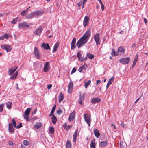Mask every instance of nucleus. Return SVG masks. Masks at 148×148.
Masks as SVG:
<instances>
[{
	"instance_id": "f257e3e1",
	"label": "nucleus",
	"mask_w": 148,
	"mask_h": 148,
	"mask_svg": "<svg viewBox=\"0 0 148 148\" xmlns=\"http://www.w3.org/2000/svg\"><path fill=\"white\" fill-rule=\"evenodd\" d=\"M91 35V32L90 30H87L83 35L77 42L76 45L78 48H79L83 45L86 44L88 40Z\"/></svg>"
},
{
	"instance_id": "f03ea898",
	"label": "nucleus",
	"mask_w": 148,
	"mask_h": 148,
	"mask_svg": "<svg viewBox=\"0 0 148 148\" xmlns=\"http://www.w3.org/2000/svg\"><path fill=\"white\" fill-rule=\"evenodd\" d=\"M85 121L89 126H90L91 123V115L89 113L85 114L84 115Z\"/></svg>"
},
{
	"instance_id": "7ed1b4c3",
	"label": "nucleus",
	"mask_w": 148,
	"mask_h": 148,
	"mask_svg": "<svg viewBox=\"0 0 148 148\" xmlns=\"http://www.w3.org/2000/svg\"><path fill=\"white\" fill-rule=\"evenodd\" d=\"M94 39L96 45L100 44L101 39L100 38V34L99 33H97L94 35Z\"/></svg>"
},
{
	"instance_id": "20e7f679",
	"label": "nucleus",
	"mask_w": 148,
	"mask_h": 148,
	"mask_svg": "<svg viewBox=\"0 0 148 148\" xmlns=\"http://www.w3.org/2000/svg\"><path fill=\"white\" fill-rule=\"evenodd\" d=\"M1 48L5 50L6 52H10L12 50V47L9 45H1Z\"/></svg>"
},
{
	"instance_id": "39448f33",
	"label": "nucleus",
	"mask_w": 148,
	"mask_h": 148,
	"mask_svg": "<svg viewBox=\"0 0 148 148\" xmlns=\"http://www.w3.org/2000/svg\"><path fill=\"white\" fill-rule=\"evenodd\" d=\"M34 54L36 58L39 59L41 58V55H40V53L39 51L37 48L35 47L34 51Z\"/></svg>"
},
{
	"instance_id": "423d86ee",
	"label": "nucleus",
	"mask_w": 148,
	"mask_h": 148,
	"mask_svg": "<svg viewBox=\"0 0 148 148\" xmlns=\"http://www.w3.org/2000/svg\"><path fill=\"white\" fill-rule=\"evenodd\" d=\"M50 66L49 62H46L44 64L43 70L45 72H47L50 70Z\"/></svg>"
},
{
	"instance_id": "0eeeda50",
	"label": "nucleus",
	"mask_w": 148,
	"mask_h": 148,
	"mask_svg": "<svg viewBox=\"0 0 148 148\" xmlns=\"http://www.w3.org/2000/svg\"><path fill=\"white\" fill-rule=\"evenodd\" d=\"M130 60V58L127 57L125 58H122L119 59L120 62L124 64H128Z\"/></svg>"
},
{
	"instance_id": "6e6552de",
	"label": "nucleus",
	"mask_w": 148,
	"mask_h": 148,
	"mask_svg": "<svg viewBox=\"0 0 148 148\" xmlns=\"http://www.w3.org/2000/svg\"><path fill=\"white\" fill-rule=\"evenodd\" d=\"M125 52V49L122 47H119L117 51V56L124 54Z\"/></svg>"
},
{
	"instance_id": "1a4fd4ad",
	"label": "nucleus",
	"mask_w": 148,
	"mask_h": 148,
	"mask_svg": "<svg viewBox=\"0 0 148 148\" xmlns=\"http://www.w3.org/2000/svg\"><path fill=\"white\" fill-rule=\"evenodd\" d=\"M89 17L88 16H85L83 21V25L84 27H86L89 23Z\"/></svg>"
},
{
	"instance_id": "9d476101",
	"label": "nucleus",
	"mask_w": 148,
	"mask_h": 148,
	"mask_svg": "<svg viewBox=\"0 0 148 148\" xmlns=\"http://www.w3.org/2000/svg\"><path fill=\"white\" fill-rule=\"evenodd\" d=\"M77 57L79 61H80L82 62L85 61L86 60V56L85 57H82V55L80 51H79L77 53Z\"/></svg>"
},
{
	"instance_id": "9b49d317",
	"label": "nucleus",
	"mask_w": 148,
	"mask_h": 148,
	"mask_svg": "<svg viewBox=\"0 0 148 148\" xmlns=\"http://www.w3.org/2000/svg\"><path fill=\"white\" fill-rule=\"evenodd\" d=\"M43 30L41 26H40L34 32V35H40Z\"/></svg>"
},
{
	"instance_id": "f8f14e48",
	"label": "nucleus",
	"mask_w": 148,
	"mask_h": 148,
	"mask_svg": "<svg viewBox=\"0 0 148 148\" xmlns=\"http://www.w3.org/2000/svg\"><path fill=\"white\" fill-rule=\"evenodd\" d=\"M29 23L27 22H22L20 23L18 25V27L19 28L27 27L28 28L29 27Z\"/></svg>"
},
{
	"instance_id": "ddd939ff",
	"label": "nucleus",
	"mask_w": 148,
	"mask_h": 148,
	"mask_svg": "<svg viewBox=\"0 0 148 148\" xmlns=\"http://www.w3.org/2000/svg\"><path fill=\"white\" fill-rule=\"evenodd\" d=\"M75 111H73L69 115L68 118V120L69 121H73L75 118Z\"/></svg>"
},
{
	"instance_id": "4468645a",
	"label": "nucleus",
	"mask_w": 148,
	"mask_h": 148,
	"mask_svg": "<svg viewBox=\"0 0 148 148\" xmlns=\"http://www.w3.org/2000/svg\"><path fill=\"white\" fill-rule=\"evenodd\" d=\"M73 82L70 81L68 85V91L69 93H71V91L73 89Z\"/></svg>"
},
{
	"instance_id": "2eb2a0df",
	"label": "nucleus",
	"mask_w": 148,
	"mask_h": 148,
	"mask_svg": "<svg viewBox=\"0 0 148 148\" xmlns=\"http://www.w3.org/2000/svg\"><path fill=\"white\" fill-rule=\"evenodd\" d=\"M76 41V39L75 38H73V40L72 41L71 43V49L72 50L73 49H75L76 47V46L75 45Z\"/></svg>"
},
{
	"instance_id": "dca6fc26",
	"label": "nucleus",
	"mask_w": 148,
	"mask_h": 148,
	"mask_svg": "<svg viewBox=\"0 0 148 148\" xmlns=\"http://www.w3.org/2000/svg\"><path fill=\"white\" fill-rule=\"evenodd\" d=\"M17 66H15L14 68H11L8 70L9 75H11L13 74L17 69Z\"/></svg>"
},
{
	"instance_id": "f3484780",
	"label": "nucleus",
	"mask_w": 148,
	"mask_h": 148,
	"mask_svg": "<svg viewBox=\"0 0 148 148\" xmlns=\"http://www.w3.org/2000/svg\"><path fill=\"white\" fill-rule=\"evenodd\" d=\"M93 132L95 137L99 138L100 135V133H99V131L97 129H94Z\"/></svg>"
},
{
	"instance_id": "a211bd4d",
	"label": "nucleus",
	"mask_w": 148,
	"mask_h": 148,
	"mask_svg": "<svg viewBox=\"0 0 148 148\" xmlns=\"http://www.w3.org/2000/svg\"><path fill=\"white\" fill-rule=\"evenodd\" d=\"M8 130L10 132L13 133L14 132V129L13 128L12 123H9L8 124Z\"/></svg>"
},
{
	"instance_id": "6ab92c4d",
	"label": "nucleus",
	"mask_w": 148,
	"mask_h": 148,
	"mask_svg": "<svg viewBox=\"0 0 148 148\" xmlns=\"http://www.w3.org/2000/svg\"><path fill=\"white\" fill-rule=\"evenodd\" d=\"M101 101V99L100 98L96 97L93 98L91 100V102L92 103L95 104L98 103Z\"/></svg>"
},
{
	"instance_id": "aec40b11",
	"label": "nucleus",
	"mask_w": 148,
	"mask_h": 148,
	"mask_svg": "<svg viewBox=\"0 0 148 148\" xmlns=\"http://www.w3.org/2000/svg\"><path fill=\"white\" fill-rule=\"evenodd\" d=\"M95 140L94 139L92 140L90 144V148H96V143H95Z\"/></svg>"
},
{
	"instance_id": "412c9836",
	"label": "nucleus",
	"mask_w": 148,
	"mask_h": 148,
	"mask_svg": "<svg viewBox=\"0 0 148 148\" xmlns=\"http://www.w3.org/2000/svg\"><path fill=\"white\" fill-rule=\"evenodd\" d=\"M52 122L54 125L55 124L57 121V119L56 116L53 114L51 118Z\"/></svg>"
},
{
	"instance_id": "4be33fe9",
	"label": "nucleus",
	"mask_w": 148,
	"mask_h": 148,
	"mask_svg": "<svg viewBox=\"0 0 148 148\" xmlns=\"http://www.w3.org/2000/svg\"><path fill=\"white\" fill-rule=\"evenodd\" d=\"M42 46L45 49L48 50L50 49V47L48 43H43Z\"/></svg>"
},
{
	"instance_id": "5701e85b",
	"label": "nucleus",
	"mask_w": 148,
	"mask_h": 148,
	"mask_svg": "<svg viewBox=\"0 0 148 148\" xmlns=\"http://www.w3.org/2000/svg\"><path fill=\"white\" fill-rule=\"evenodd\" d=\"M64 96L63 94L60 92V93L58 97V100L59 103H60L63 99Z\"/></svg>"
},
{
	"instance_id": "b1692460",
	"label": "nucleus",
	"mask_w": 148,
	"mask_h": 148,
	"mask_svg": "<svg viewBox=\"0 0 148 148\" xmlns=\"http://www.w3.org/2000/svg\"><path fill=\"white\" fill-rule=\"evenodd\" d=\"M78 132V130H75V132L73 134V141L75 143L76 141V137L77 136V133Z\"/></svg>"
},
{
	"instance_id": "393cba45",
	"label": "nucleus",
	"mask_w": 148,
	"mask_h": 148,
	"mask_svg": "<svg viewBox=\"0 0 148 148\" xmlns=\"http://www.w3.org/2000/svg\"><path fill=\"white\" fill-rule=\"evenodd\" d=\"M18 74V73L17 71L13 75L10 77V79L11 80L15 79L17 77Z\"/></svg>"
},
{
	"instance_id": "a878e982",
	"label": "nucleus",
	"mask_w": 148,
	"mask_h": 148,
	"mask_svg": "<svg viewBox=\"0 0 148 148\" xmlns=\"http://www.w3.org/2000/svg\"><path fill=\"white\" fill-rule=\"evenodd\" d=\"M71 142L69 140H67L66 144V148H71Z\"/></svg>"
},
{
	"instance_id": "bb28decb",
	"label": "nucleus",
	"mask_w": 148,
	"mask_h": 148,
	"mask_svg": "<svg viewBox=\"0 0 148 148\" xmlns=\"http://www.w3.org/2000/svg\"><path fill=\"white\" fill-rule=\"evenodd\" d=\"M86 59H87V58L88 57L90 59H92L94 57V56L91 54L89 53H87L86 56Z\"/></svg>"
},
{
	"instance_id": "cd10ccee",
	"label": "nucleus",
	"mask_w": 148,
	"mask_h": 148,
	"mask_svg": "<svg viewBox=\"0 0 148 148\" xmlns=\"http://www.w3.org/2000/svg\"><path fill=\"white\" fill-rule=\"evenodd\" d=\"M59 46V43L58 42H57L56 43V44L55 45L53 50V52H56L57 49L58 48V47Z\"/></svg>"
},
{
	"instance_id": "c85d7f7f",
	"label": "nucleus",
	"mask_w": 148,
	"mask_h": 148,
	"mask_svg": "<svg viewBox=\"0 0 148 148\" xmlns=\"http://www.w3.org/2000/svg\"><path fill=\"white\" fill-rule=\"evenodd\" d=\"M6 104L7 108L9 109H10L12 105V103L10 102H8L6 103Z\"/></svg>"
},
{
	"instance_id": "c756f323",
	"label": "nucleus",
	"mask_w": 148,
	"mask_h": 148,
	"mask_svg": "<svg viewBox=\"0 0 148 148\" xmlns=\"http://www.w3.org/2000/svg\"><path fill=\"white\" fill-rule=\"evenodd\" d=\"M37 16L42 15L44 13V11H43L38 10L36 11Z\"/></svg>"
},
{
	"instance_id": "7c9ffc66",
	"label": "nucleus",
	"mask_w": 148,
	"mask_h": 148,
	"mask_svg": "<svg viewBox=\"0 0 148 148\" xmlns=\"http://www.w3.org/2000/svg\"><path fill=\"white\" fill-rule=\"evenodd\" d=\"M56 105L55 104L54 105V106H53V107L52 110L51 111V112L50 114L49 115V116H53V114L54 113V112L55 111V110L56 108Z\"/></svg>"
},
{
	"instance_id": "2f4dec72",
	"label": "nucleus",
	"mask_w": 148,
	"mask_h": 148,
	"mask_svg": "<svg viewBox=\"0 0 148 148\" xmlns=\"http://www.w3.org/2000/svg\"><path fill=\"white\" fill-rule=\"evenodd\" d=\"M4 38L6 39H7L9 38H10L12 37V35L9 34H3Z\"/></svg>"
},
{
	"instance_id": "473e14b6",
	"label": "nucleus",
	"mask_w": 148,
	"mask_h": 148,
	"mask_svg": "<svg viewBox=\"0 0 148 148\" xmlns=\"http://www.w3.org/2000/svg\"><path fill=\"white\" fill-rule=\"evenodd\" d=\"M49 132L50 134H53L54 132V129L53 127L50 126L49 129Z\"/></svg>"
},
{
	"instance_id": "72a5a7b5",
	"label": "nucleus",
	"mask_w": 148,
	"mask_h": 148,
	"mask_svg": "<svg viewBox=\"0 0 148 148\" xmlns=\"http://www.w3.org/2000/svg\"><path fill=\"white\" fill-rule=\"evenodd\" d=\"M108 141H102L100 143V146L101 147L106 146L107 144Z\"/></svg>"
},
{
	"instance_id": "f704fd0d",
	"label": "nucleus",
	"mask_w": 148,
	"mask_h": 148,
	"mask_svg": "<svg viewBox=\"0 0 148 148\" xmlns=\"http://www.w3.org/2000/svg\"><path fill=\"white\" fill-rule=\"evenodd\" d=\"M114 80V77H112L111 78L109 79L108 82L107 83V84H109L110 85H111L112 84V83L113 82Z\"/></svg>"
},
{
	"instance_id": "c9c22d12",
	"label": "nucleus",
	"mask_w": 148,
	"mask_h": 148,
	"mask_svg": "<svg viewBox=\"0 0 148 148\" xmlns=\"http://www.w3.org/2000/svg\"><path fill=\"white\" fill-rule=\"evenodd\" d=\"M90 80H89L87 82H84L85 87V88H87L88 86L90 84Z\"/></svg>"
},
{
	"instance_id": "e433bc0d",
	"label": "nucleus",
	"mask_w": 148,
	"mask_h": 148,
	"mask_svg": "<svg viewBox=\"0 0 148 148\" xmlns=\"http://www.w3.org/2000/svg\"><path fill=\"white\" fill-rule=\"evenodd\" d=\"M41 123H38L36 125H35L34 127L36 129H37L40 128L41 127Z\"/></svg>"
},
{
	"instance_id": "4c0bfd02",
	"label": "nucleus",
	"mask_w": 148,
	"mask_h": 148,
	"mask_svg": "<svg viewBox=\"0 0 148 148\" xmlns=\"http://www.w3.org/2000/svg\"><path fill=\"white\" fill-rule=\"evenodd\" d=\"M30 112V108H28L25 111L24 114L29 115V114Z\"/></svg>"
},
{
	"instance_id": "58836bf2",
	"label": "nucleus",
	"mask_w": 148,
	"mask_h": 148,
	"mask_svg": "<svg viewBox=\"0 0 148 148\" xmlns=\"http://www.w3.org/2000/svg\"><path fill=\"white\" fill-rule=\"evenodd\" d=\"M111 55L112 56H117V53H116L115 50L113 49H112V52L111 53Z\"/></svg>"
},
{
	"instance_id": "ea45409f",
	"label": "nucleus",
	"mask_w": 148,
	"mask_h": 148,
	"mask_svg": "<svg viewBox=\"0 0 148 148\" xmlns=\"http://www.w3.org/2000/svg\"><path fill=\"white\" fill-rule=\"evenodd\" d=\"M138 57L137 55H136V58H135L133 61V65L135 66L136 63L137 61V60L138 59Z\"/></svg>"
},
{
	"instance_id": "a19ab883",
	"label": "nucleus",
	"mask_w": 148,
	"mask_h": 148,
	"mask_svg": "<svg viewBox=\"0 0 148 148\" xmlns=\"http://www.w3.org/2000/svg\"><path fill=\"white\" fill-rule=\"evenodd\" d=\"M34 18L32 12L26 16V18L30 19Z\"/></svg>"
},
{
	"instance_id": "79ce46f5",
	"label": "nucleus",
	"mask_w": 148,
	"mask_h": 148,
	"mask_svg": "<svg viewBox=\"0 0 148 148\" xmlns=\"http://www.w3.org/2000/svg\"><path fill=\"white\" fill-rule=\"evenodd\" d=\"M12 125L13 124L14 127L16 128V127L17 126H16V122L15 121V120L14 119H13L12 120Z\"/></svg>"
},
{
	"instance_id": "37998d69",
	"label": "nucleus",
	"mask_w": 148,
	"mask_h": 148,
	"mask_svg": "<svg viewBox=\"0 0 148 148\" xmlns=\"http://www.w3.org/2000/svg\"><path fill=\"white\" fill-rule=\"evenodd\" d=\"M85 68V66L83 65L82 66H81L79 67V68L78 69V71L79 72H82V70L83 69H84Z\"/></svg>"
},
{
	"instance_id": "c03bdc74",
	"label": "nucleus",
	"mask_w": 148,
	"mask_h": 148,
	"mask_svg": "<svg viewBox=\"0 0 148 148\" xmlns=\"http://www.w3.org/2000/svg\"><path fill=\"white\" fill-rule=\"evenodd\" d=\"M23 143L26 146H28L29 144V142L27 140H25L23 141Z\"/></svg>"
},
{
	"instance_id": "a18cd8bd",
	"label": "nucleus",
	"mask_w": 148,
	"mask_h": 148,
	"mask_svg": "<svg viewBox=\"0 0 148 148\" xmlns=\"http://www.w3.org/2000/svg\"><path fill=\"white\" fill-rule=\"evenodd\" d=\"M57 113L58 114H60L62 113V111L61 108H59L57 110Z\"/></svg>"
},
{
	"instance_id": "49530a36",
	"label": "nucleus",
	"mask_w": 148,
	"mask_h": 148,
	"mask_svg": "<svg viewBox=\"0 0 148 148\" xmlns=\"http://www.w3.org/2000/svg\"><path fill=\"white\" fill-rule=\"evenodd\" d=\"M18 19L17 18H15L14 19L11 21L12 23L14 24H15L17 22Z\"/></svg>"
},
{
	"instance_id": "de8ad7c7",
	"label": "nucleus",
	"mask_w": 148,
	"mask_h": 148,
	"mask_svg": "<svg viewBox=\"0 0 148 148\" xmlns=\"http://www.w3.org/2000/svg\"><path fill=\"white\" fill-rule=\"evenodd\" d=\"M29 115H27L24 114V118L27 121L29 120Z\"/></svg>"
},
{
	"instance_id": "09e8293b",
	"label": "nucleus",
	"mask_w": 148,
	"mask_h": 148,
	"mask_svg": "<svg viewBox=\"0 0 148 148\" xmlns=\"http://www.w3.org/2000/svg\"><path fill=\"white\" fill-rule=\"evenodd\" d=\"M4 104L2 103L0 105V112H2L3 110Z\"/></svg>"
},
{
	"instance_id": "8fccbe9b",
	"label": "nucleus",
	"mask_w": 148,
	"mask_h": 148,
	"mask_svg": "<svg viewBox=\"0 0 148 148\" xmlns=\"http://www.w3.org/2000/svg\"><path fill=\"white\" fill-rule=\"evenodd\" d=\"M26 11L25 10H23L21 12V14L22 16H24L26 15Z\"/></svg>"
},
{
	"instance_id": "3c124183",
	"label": "nucleus",
	"mask_w": 148,
	"mask_h": 148,
	"mask_svg": "<svg viewBox=\"0 0 148 148\" xmlns=\"http://www.w3.org/2000/svg\"><path fill=\"white\" fill-rule=\"evenodd\" d=\"M76 69L75 67H74L73 69L71 72V74H72L74 72H75L76 71Z\"/></svg>"
},
{
	"instance_id": "603ef678",
	"label": "nucleus",
	"mask_w": 148,
	"mask_h": 148,
	"mask_svg": "<svg viewBox=\"0 0 148 148\" xmlns=\"http://www.w3.org/2000/svg\"><path fill=\"white\" fill-rule=\"evenodd\" d=\"M32 14L33 16L34 17H36L37 16L36 15V11L32 12Z\"/></svg>"
},
{
	"instance_id": "864d4df0",
	"label": "nucleus",
	"mask_w": 148,
	"mask_h": 148,
	"mask_svg": "<svg viewBox=\"0 0 148 148\" xmlns=\"http://www.w3.org/2000/svg\"><path fill=\"white\" fill-rule=\"evenodd\" d=\"M22 127V123H20L19 125L18 126H17L16 127V128L17 129H19Z\"/></svg>"
},
{
	"instance_id": "5fc2aeb1",
	"label": "nucleus",
	"mask_w": 148,
	"mask_h": 148,
	"mask_svg": "<svg viewBox=\"0 0 148 148\" xmlns=\"http://www.w3.org/2000/svg\"><path fill=\"white\" fill-rule=\"evenodd\" d=\"M84 99V96H81V94H80V95H79V99L81 100H83Z\"/></svg>"
},
{
	"instance_id": "6e6d98bb",
	"label": "nucleus",
	"mask_w": 148,
	"mask_h": 148,
	"mask_svg": "<svg viewBox=\"0 0 148 148\" xmlns=\"http://www.w3.org/2000/svg\"><path fill=\"white\" fill-rule=\"evenodd\" d=\"M4 38V36L3 34L0 36V40H3Z\"/></svg>"
},
{
	"instance_id": "4d7b16f0",
	"label": "nucleus",
	"mask_w": 148,
	"mask_h": 148,
	"mask_svg": "<svg viewBox=\"0 0 148 148\" xmlns=\"http://www.w3.org/2000/svg\"><path fill=\"white\" fill-rule=\"evenodd\" d=\"M121 126L123 128H124L125 126V124L123 122H122L121 124Z\"/></svg>"
},
{
	"instance_id": "13d9d810",
	"label": "nucleus",
	"mask_w": 148,
	"mask_h": 148,
	"mask_svg": "<svg viewBox=\"0 0 148 148\" xmlns=\"http://www.w3.org/2000/svg\"><path fill=\"white\" fill-rule=\"evenodd\" d=\"M52 87V85L51 84H49L47 86V88L49 90Z\"/></svg>"
},
{
	"instance_id": "bf43d9fd",
	"label": "nucleus",
	"mask_w": 148,
	"mask_h": 148,
	"mask_svg": "<svg viewBox=\"0 0 148 148\" xmlns=\"http://www.w3.org/2000/svg\"><path fill=\"white\" fill-rule=\"evenodd\" d=\"M101 9L103 11V10L104 9V8H105L104 6L103 5V3H102V4H101Z\"/></svg>"
},
{
	"instance_id": "052dcab7",
	"label": "nucleus",
	"mask_w": 148,
	"mask_h": 148,
	"mask_svg": "<svg viewBox=\"0 0 148 148\" xmlns=\"http://www.w3.org/2000/svg\"><path fill=\"white\" fill-rule=\"evenodd\" d=\"M9 144L10 145H13V143L12 141H10L9 142Z\"/></svg>"
},
{
	"instance_id": "680f3d73",
	"label": "nucleus",
	"mask_w": 148,
	"mask_h": 148,
	"mask_svg": "<svg viewBox=\"0 0 148 148\" xmlns=\"http://www.w3.org/2000/svg\"><path fill=\"white\" fill-rule=\"evenodd\" d=\"M77 5H78V7H80L81 6V5H82V2L80 1L78 3H77Z\"/></svg>"
},
{
	"instance_id": "e2e57ef3",
	"label": "nucleus",
	"mask_w": 148,
	"mask_h": 148,
	"mask_svg": "<svg viewBox=\"0 0 148 148\" xmlns=\"http://www.w3.org/2000/svg\"><path fill=\"white\" fill-rule=\"evenodd\" d=\"M144 22L145 24H146L147 23V20L145 18H144Z\"/></svg>"
},
{
	"instance_id": "0e129e2a",
	"label": "nucleus",
	"mask_w": 148,
	"mask_h": 148,
	"mask_svg": "<svg viewBox=\"0 0 148 148\" xmlns=\"http://www.w3.org/2000/svg\"><path fill=\"white\" fill-rule=\"evenodd\" d=\"M82 100L79 99L78 102H79V103L80 104H82Z\"/></svg>"
},
{
	"instance_id": "69168bd1",
	"label": "nucleus",
	"mask_w": 148,
	"mask_h": 148,
	"mask_svg": "<svg viewBox=\"0 0 148 148\" xmlns=\"http://www.w3.org/2000/svg\"><path fill=\"white\" fill-rule=\"evenodd\" d=\"M101 81L100 80H97L96 82V85H97Z\"/></svg>"
},
{
	"instance_id": "338daca9",
	"label": "nucleus",
	"mask_w": 148,
	"mask_h": 148,
	"mask_svg": "<svg viewBox=\"0 0 148 148\" xmlns=\"http://www.w3.org/2000/svg\"><path fill=\"white\" fill-rule=\"evenodd\" d=\"M87 1V0H83V4L84 5L86 2Z\"/></svg>"
},
{
	"instance_id": "774afa93",
	"label": "nucleus",
	"mask_w": 148,
	"mask_h": 148,
	"mask_svg": "<svg viewBox=\"0 0 148 148\" xmlns=\"http://www.w3.org/2000/svg\"><path fill=\"white\" fill-rule=\"evenodd\" d=\"M111 125L113 126V127L114 129H116V127L115 125L114 124H111Z\"/></svg>"
}]
</instances>
